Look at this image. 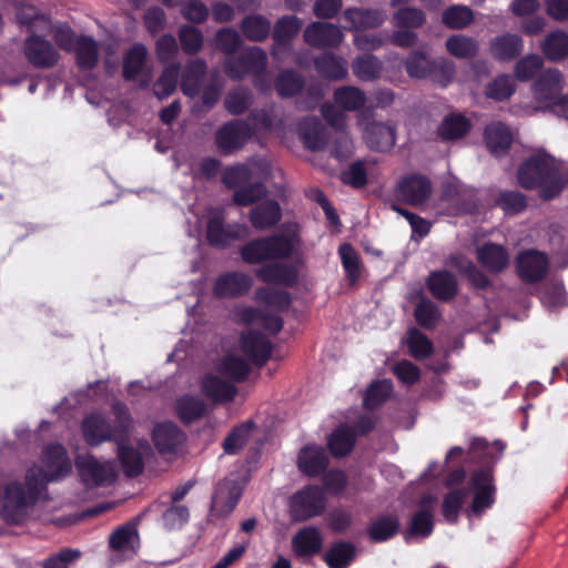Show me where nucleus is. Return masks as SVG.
<instances>
[{
    "label": "nucleus",
    "instance_id": "obj_49",
    "mask_svg": "<svg viewBox=\"0 0 568 568\" xmlns=\"http://www.w3.org/2000/svg\"><path fill=\"white\" fill-rule=\"evenodd\" d=\"M446 49L455 58L467 59L477 53L478 42L474 38L455 34L446 40Z\"/></svg>",
    "mask_w": 568,
    "mask_h": 568
},
{
    "label": "nucleus",
    "instance_id": "obj_40",
    "mask_svg": "<svg viewBox=\"0 0 568 568\" xmlns=\"http://www.w3.org/2000/svg\"><path fill=\"white\" fill-rule=\"evenodd\" d=\"M428 287L436 298L448 300L455 295L457 283L448 272L438 271L429 275Z\"/></svg>",
    "mask_w": 568,
    "mask_h": 568
},
{
    "label": "nucleus",
    "instance_id": "obj_46",
    "mask_svg": "<svg viewBox=\"0 0 568 568\" xmlns=\"http://www.w3.org/2000/svg\"><path fill=\"white\" fill-rule=\"evenodd\" d=\"M355 558V547L348 542L334 544L325 555L329 568H346Z\"/></svg>",
    "mask_w": 568,
    "mask_h": 568
},
{
    "label": "nucleus",
    "instance_id": "obj_53",
    "mask_svg": "<svg viewBox=\"0 0 568 568\" xmlns=\"http://www.w3.org/2000/svg\"><path fill=\"white\" fill-rule=\"evenodd\" d=\"M442 21L450 29H463L473 21V11L466 6H452L443 12Z\"/></svg>",
    "mask_w": 568,
    "mask_h": 568
},
{
    "label": "nucleus",
    "instance_id": "obj_59",
    "mask_svg": "<svg viewBox=\"0 0 568 568\" xmlns=\"http://www.w3.org/2000/svg\"><path fill=\"white\" fill-rule=\"evenodd\" d=\"M540 301L549 311L562 307L567 301L562 285L559 283L545 285L540 293Z\"/></svg>",
    "mask_w": 568,
    "mask_h": 568
},
{
    "label": "nucleus",
    "instance_id": "obj_10",
    "mask_svg": "<svg viewBox=\"0 0 568 568\" xmlns=\"http://www.w3.org/2000/svg\"><path fill=\"white\" fill-rule=\"evenodd\" d=\"M265 68L266 53L258 47H251L240 59H229L225 62V72L233 80H239L248 73L260 77L264 73ZM255 87L261 91L270 89V85L264 84L260 78L255 79Z\"/></svg>",
    "mask_w": 568,
    "mask_h": 568
},
{
    "label": "nucleus",
    "instance_id": "obj_64",
    "mask_svg": "<svg viewBox=\"0 0 568 568\" xmlns=\"http://www.w3.org/2000/svg\"><path fill=\"white\" fill-rule=\"evenodd\" d=\"M303 85L298 74L293 71L282 72L275 83V88L281 97H292L297 93Z\"/></svg>",
    "mask_w": 568,
    "mask_h": 568
},
{
    "label": "nucleus",
    "instance_id": "obj_36",
    "mask_svg": "<svg viewBox=\"0 0 568 568\" xmlns=\"http://www.w3.org/2000/svg\"><path fill=\"white\" fill-rule=\"evenodd\" d=\"M478 261L490 272H500L509 262V256L501 245L488 243L477 250Z\"/></svg>",
    "mask_w": 568,
    "mask_h": 568
},
{
    "label": "nucleus",
    "instance_id": "obj_29",
    "mask_svg": "<svg viewBox=\"0 0 568 568\" xmlns=\"http://www.w3.org/2000/svg\"><path fill=\"white\" fill-rule=\"evenodd\" d=\"M281 207L273 200L263 201L250 211V221L253 227L257 230H266L274 226L281 220Z\"/></svg>",
    "mask_w": 568,
    "mask_h": 568
},
{
    "label": "nucleus",
    "instance_id": "obj_33",
    "mask_svg": "<svg viewBox=\"0 0 568 568\" xmlns=\"http://www.w3.org/2000/svg\"><path fill=\"white\" fill-rule=\"evenodd\" d=\"M436 498L426 495L420 499V510L412 519V535L426 537L433 531V509L436 505Z\"/></svg>",
    "mask_w": 568,
    "mask_h": 568
},
{
    "label": "nucleus",
    "instance_id": "obj_45",
    "mask_svg": "<svg viewBox=\"0 0 568 568\" xmlns=\"http://www.w3.org/2000/svg\"><path fill=\"white\" fill-rule=\"evenodd\" d=\"M366 102L363 91L355 87H343L335 91L334 103L345 111H356Z\"/></svg>",
    "mask_w": 568,
    "mask_h": 568
},
{
    "label": "nucleus",
    "instance_id": "obj_9",
    "mask_svg": "<svg viewBox=\"0 0 568 568\" xmlns=\"http://www.w3.org/2000/svg\"><path fill=\"white\" fill-rule=\"evenodd\" d=\"M298 239L295 235H275L251 241L241 250L242 258L250 264L262 263L266 260L290 256L296 248Z\"/></svg>",
    "mask_w": 568,
    "mask_h": 568
},
{
    "label": "nucleus",
    "instance_id": "obj_62",
    "mask_svg": "<svg viewBox=\"0 0 568 568\" xmlns=\"http://www.w3.org/2000/svg\"><path fill=\"white\" fill-rule=\"evenodd\" d=\"M251 92L247 89L237 88L229 92L225 98V108L232 114H241L251 105Z\"/></svg>",
    "mask_w": 568,
    "mask_h": 568
},
{
    "label": "nucleus",
    "instance_id": "obj_16",
    "mask_svg": "<svg viewBox=\"0 0 568 568\" xmlns=\"http://www.w3.org/2000/svg\"><path fill=\"white\" fill-rule=\"evenodd\" d=\"M396 194L404 202L418 205L424 203L432 194L430 181L420 174L404 176L396 186Z\"/></svg>",
    "mask_w": 568,
    "mask_h": 568
},
{
    "label": "nucleus",
    "instance_id": "obj_3",
    "mask_svg": "<svg viewBox=\"0 0 568 568\" xmlns=\"http://www.w3.org/2000/svg\"><path fill=\"white\" fill-rule=\"evenodd\" d=\"M517 181L526 190H536L544 200H551L565 185L564 165L554 156L538 152L520 164Z\"/></svg>",
    "mask_w": 568,
    "mask_h": 568
},
{
    "label": "nucleus",
    "instance_id": "obj_19",
    "mask_svg": "<svg viewBox=\"0 0 568 568\" xmlns=\"http://www.w3.org/2000/svg\"><path fill=\"white\" fill-rule=\"evenodd\" d=\"M517 270L521 280L530 283L537 282L547 273L548 258L538 251H525L517 257Z\"/></svg>",
    "mask_w": 568,
    "mask_h": 568
},
{
    "label": "nucleus",
    "instance_id": "obj_18",
    "mask_svg": "<svg viewBox=\"0 0 568 568\" xmlns=\"http://www.w3.org/2000/svg\"><path fill=\"white\" fill-rule=\"evenodd\" d=\"M304 40L314 48L338 47L344 36L342 30L332 23L313 22L304 30Z\"/></svg>",
    "mask_w": 568,
    "mask_h": 568
},
{
    "label": "nucleus",
    "instance_id": "obj_52",
    "mask_svg": "<svg viewBox=\"0 0 568 568\" xmlns=\"http://www.w3.org/2000/svg\"><path fill=\"white\" fill-rule=\"evenodd\" d=\"M515 90V80L508 74H500L488 83L486 95L496 101H503L509 99Z\"/></svg>",
    "mask_w": 568,
    "mask_h": 568
},
{
    "label": "nucleus",
    "instance_id": "obj_41",
    "mask_svg": "<svg viewBox=\"0 0 568 568\" xmlns=\"http://www.w3.org/2000/svg\"><path fill=\"white\" fill-rule=\"evenodd\" d=\"M77 58V64L81 69H92L98 62V43L90 37L80 36L73 51Z\"/></svg>",
    "mask_w": 568,
    "mask_h": 568
},
{
    "label": "nucleus",
    "instance_id": "obj_57",
    "mask_svg": "<svg viewBox=\"0 0 568 568\" xmlns=\"http://www.w3.org/2000/svg\"><path fill=\"white\" fill-rule=\"evenodd\" d=\"M425 22V13L417 8L405 7L393 16V24L397 28L416 29Z\"/></svg>",
    "mask_w": 568,
    "mask_h": 568
},
{
    "label": "nucleus",
    "instance_id": "obj_48",
    "mask_svg": "<svg viewBox=\"0 0 568 568\" xmlns=\"http://www.w3.org/2000/svg\"><path fill=\"white\" fill-rule=\"evenodd\" d=\"M257 275L267 283L292 284L296 280L295 270L280 263L260 268Z\"/></svg>",
    "mask_w": 568,
    "mask_h": 568
},
{
    "label": "nucleus",
    "instance_id": "obj_63",
    "mask_svg": "<svg viewBox=\"0 0 568 568\" xmlns=\"http://www.w3.org/2000/svg\"><path fill=\"white\" fill-rule=\"evenodd\" d=\"M392 383L389 381H378L371 385L366 392L364 404L367 408H375L381 405L392 393Z\"/></svg>",
    "mask_w": 568,
    "mask_h": 568
},
{
    "label": "nucleus",
    "instance_id": "obj_15",
    "mask_svg": "<svg viewBox=\"0 0 568 568\" xmlns=\"http://www.w3.org/2000/svg\"><path fill=\"white\" fill-rule=\"evenodd\" d=\"M303 22L295 16H286L281 18L274 28V45L272 54L274 59L282 61L285 54L292 50L291 41L298 33Z\"/></svg>",
    "mask_w": 568,
    "mask_h": 568
},
{
    "label": "nucleus",
    "instance_id": "obj_60",
    "mask_svg": "<svg viewBox=\"0 0 568 568\" xmlns=\"http://www.w3.org/2000/svg\"><path fill=\"white\" fill-rule=\"evenodd\" d=\"M252 427L253 423L246 422L234 428L233 432L224 440V450L227 454L237 453L248 440Z\"/></svg>",
    "mask_w": 568,
    "mask_h": 568
},
{
    "label": "nucleus",
    "instance_id": "obj_23",
    "mask_svg": "<svg viewBox=\"0 0 568 568\" xmlns=\"http://www.w3.org/2000/svg\"><path fill=\"white\" fill-rule=\"evenodd\" d=\"M298 136L303 144L313 151L322 150L328 143L327 132L316 118H306L300 123Z\"/></svg>",
    "mask_w": 568,
    "mask_h": 568
},
{
    "label": "nucleus",
    "instance_id": "obj_25",
    "mask_svg": "<svg viewBox=\"0 0 568 568\" xmlns=\"http://www.w3.org/2000/svg\"><path fill=\"white\" fill-rule=\"evenodd\" d=\"M524 50L523 39L513 33H505L490 41V53L499 61H511Z\"/></svg>",
    "mask_w": 568,
    "mask_h": 568
},
{
    "label": "nucleus",
    "instance_id": "obj_11",
    "mask_svg": "<svg viewBox=\"0 0 568 568\" xmlns=\"http://www.w3.org/2000/svg\"><path fill=\"white\" fill-rule=\"evenodd\" d=\"M45 36L41 32H33L24 41V55L36 68L49 69L57 65L60 60L59 51L43 38Z\"/></svg>",
    "mask_w": 568,
    "mask_h": 568
},
{
    "label": "nucleus",
    "instance_id": "obj_42",
    "mask_svg": "<svg viewBox=\"0 0 568 568\" xmlns=\"http://www.w3.org/2000/svg\"><path fill=\"white\" fill-rule=\"evenodd\" d=\"M470 123L462 114L452 113L444 118L438 128V135L444 140H457L466 135Z\"/></svg>",
    "mask_w": 568,
    "mask_h": 568
},
{
    "label": "nucleus",
    "instance_id": "obj_39",
    "mask_svg": "<svg viewBox=\"0 0 568 568\" xmlns=\"http://www.w3.org/2000/svg\"><path fill=\"white\" fill-rule=\"evenodd\" d=\"M205 72L206 64L203 60H194L185 67L181 82V89L185 95L194 97L199 93Z\"/></svg>",
    "mask_w": 568,
    "mask_h": 568
},
{
    "label": "nucleus",
    "instance_id": "obj_8",
    "mask_svg": "<svg viewBox=\"0 0 568 568\" xmlns=\"http://www.w3.org/2000/svg\"><path fill=\"white\" fill-rule=\"evenodd\" d=\"M566 79L564 73L556 68L544 70L531 84V94L535 105L527 108L526 113L550 112L564 94Z\"/></svg>",
    "mask_w": 568,
    "mask_h": 568
},
{
    "label": "nucleus",
    "instance_id": "obj_6",
    "mask_svg": "<svg viewBox=\"0 0 568 568\" xmlns=\"http://www.w3.org/2000/svg\"><path fill=\"white\" fill-rule=\"evenodd\" d=\"M115 425L112 427L100 414H91L82 422V434L90 446H98L108 440H122L132 427V418L122 403L113 405Z\"/></svg>",
    "mask_w": 568,
    "mask_h": 568
},
{
    "label": "nucleus",
    "instance_id": "obj_13",
    "mask_svg": "<svg viewBox=\"0 0 568 568\" xmlns=\"http://www.w3.org/2000/svg\"><path fill=\"white\" fill-rule=\"evenodd\" d=\"M324 509L323 491L308 486L291 497L290 510L295 520H305L322 513Z\"/></svg>",
    "mask_w": 568,
    "mask_h": 568
},
{
    "label": "nucleus",
    "instance_id": "obj_26",
    "mask_svg": "<svg viewBox=\"0 0 568 568\" xmlns=\"http://www.w3.org/2000/svg\"><path fill=\"white\" fill-rule=\"evenodd\" d=\"M183 440V433L173 423H161L153 429V442L161 454L174 452Z\"/></svg>",
    "mask_w": 568,
    "mask_h": 568
},
{
    "label": "nucleus",
    "instance_id": "obj_1",
    "mask_svg": "<svg viewBox=\"0 0 568 568\" xmlns=\"http://www.w3.org/2000/svg\"><path fill=\"white\" fill-rule=\"evenodd\" d=\"M240 351L245 357L240 356L237 349H233L203 375L200 388L206 398L214 403L232 400L236 394L234 383L248 373V361L256 365L263 364L271 354V345L264 335L247 332L241 336Z\"/></svg>",
    "mask_w": 568,
    "mask_h": 568
},
{
    "label": "nucleus",
    "instance_id": "obj_38",
    "mask_svg": "<svg viewBox=\"0 0 568 568\" xmlns=\"http://www.w3.org/2000/svg\"><path fill=\"white\" fill-rule=\"evenodd\" d=\"M316 71L331 80H341L347 75L346 61L332 53H325L318 57L315 62Z\"/></svg>",
    "mask_w": 568,
    "mask_h": 568
},
{
    "label": "nucleus",
    "instance_id": "obj_50",
    "mask_svg": "<svg viewBox=\"0 0 568 568\" xmlns=\"http://www.w3.org/2000/svg\"><path fill=\"white\" fill-rule=\"evenodd\" d=\"M146 58V49L143 44H134L125 54L123 62V77L133 80L141 73Z\"/></svg>",
    "mask_w": 568,
    "mask_h": 568
},
{
    "label": "nucleus",
    "instance_id": "obj_35",
    "mask_svg": "<svg viewBox=\"0 0 568 568\" xmlns=\"http://www.w3.org/2000/svg\"><path fill=\"white\" fill-rule=\"evenodd\" d=\"M236 316L244 324L260 325L272 333L282 328V321L273 312L264 313L253 307H244L237 311Z\"/></svg>",
    "mask_w": 568,
    "mask_h": 568
},
{
    "label": "nucleus",
    "instance_id": "obj_51",
    "mask_svg": "<svg viewBox=\"0 0 568 568\" xmlns=\"http://www.w3.org/2000/svg\"><path fill=\"white\" fill-rule=\"evenodd\" d=\"M271 30L270 21L260 14L245 18L242 22V31L252 41H263Z\"/></svg>",
    "mask_w": 568,
    "mask_h": 568
},
{
    "label": "nucleus",
    "instance_id": "obj_17",
    "mask_svg": "<svg viewBox=\"0 0 568 568\" xmlns=\"http://www.w3.org/2000/svg\"><path fill=\"white\" fill-rule=\"evenodd\" d=\"M118 456L128 476L139 475L144 466V458L151 453V447L145 440H139L135 445L124 444L118 440Z\"/></svg>",
    "mask_w": 568,
    "mask_h": 568
},
{
    "label": "nucleus",
    "instance_id": "obj_21",
    "mask_svg": "<svg viewBox=\"0 0 568 568\" xmlns=\"http://www.w3.org/2000/svg\"><path fill=\"white\" fill-rule=\"evenodd\" d=\"M363 138L368 148L381 152L390 150L396 141L394 128L378 122L369 123L364 129Z\"/></svg>",
    "mask_w": 568,
    "mask_h": 568
},
{
    "label": "nucleus",
    "instance_id": "obj_34",
    "mask_svg": "<svg viewBox=\"0 0 568 568\" xmlns=\"http://www.w3.org/2000/svg\"><path fill=\"white\" fill-rule=\"evenodd\" d=\"M17 19L20 24L27 26L30 33L42 32L50 29V20L40 13L32 4L24 1L17 2Z\"/></svg>",
    "mask_w": 568,
    "mask_h": 568
},
{
    "label": "nucleus",
    "instance_id": "obj_28",
    "mask_svg": "<svg viewBox=\"0 0 568 568\" xmlns=\"http://www.w3.org/2000/svg\"><path fill=\"white\" fill-rule=\"evenodd\" d=\"M544 57L551 62H560L568 58V33L557 29L549 32L540 43Z\"/></svg>",
    "mask_w": 568,
    "mask_h": 568
},
{
    "label": "nucleus",
    "instance_id": "obj_22",
    "mask_svg": "<svg viewBox=\"0 0 568 568\" xmlns=\"http://www.w3.org/2000/svg\"><path fill=\"white\" fill-rule=\"evenodd\" d=\"M252 278L240 272L227 273L220 276L214 285V294L217 297H233L250 290Z\"/></svg>",
    "mask_w": 568,
    "mask_h": 568
},
{
    "label": "nucleus",
    "instance_id": "obj_54",
    "mask_svg": "<svg viewBox=\"0 0 568 568\" xmlns=\"http://www.w3.org/2000/svg\"><path fill=\"white\" fill-rule=\"evenodd\" d=\"M205 404L195 396H183L178 400L176 410L184 422L189 423L200 418L205 413Z\"/></svg>",
    "mask_w": 568,
    "mask_h": 568
},
{
    "label": "nucleus",
    "instance_id": "obj_31",
    "mask_svg": "<svg viewBox=\"0 0 568 568\" xmlns=\"http://www.w3.org/2000/svg\"><path fill=\"white\" fill-rule=\"evenodd\" d=\"M322 542L323 539L318 529L305 527L293 537L292 546L297 556L310 557L321 550Z\"/></svg>",
    "mask_w": 568,
    "mask_h": 568
},
{
    "label": "nucleus",
    "instance_id": "obj_30",
    "mask_svg": "<svg viewBox=\"0 0 568 568\" xmlns=\"http://www.w3.org/2000/svg\"><path fill=\"white\" fill-rule=\"evenodd\" d=\"M110 547L122 557L131 558L140 547L136 529L133 526L120 527L110 536Z\"/></svg>",
    "mask_w": 568,
    "mask_h": 568
},
{
    "label": "nucleus",
    "instance_id": "obj_24",
    "mask_svg": "<svg viewBox=\"0 0 568 568\" xmlns=\"http://www.w3.org/2000/svg\"><path fill=\"white\" fill-rule=\"evenodd\" d=\"M344 19L347 22L346 28L358 31L361 29L379 27L385 21L386 14L378 9L363 10L348 8L344 11Z\"/></svg>",
    "mask_w": 568,
    "mask_h": 568
},
{
    "label": "nucleus",
    "instance_id": "obj_5",
    "mask_svg": "<svg viewBox=\"0 0 568 568\" xmlns=\"http://www.w3.org/2000/svg\"><path fill=\"white\" fill-rule=\"evenodd\" d=\"M267 169L266 161L262 158H253L245 163L227 168L223 173V182L227 187L236 189L234 202L241 206H247L260 200L265 194V187L261 183L244 186L254 178H262Z\"/></svg>",
    "mask_w": 568,
    "mask_h": 568
},
{
    "label": "nucleus",
    "instance_id": "obj_43",
    "mask_svg": "<svg viewBox=\"0 0 568 568\" xmlns=\"http://www.w3.org/2000/svg\"><path fill=\"white\" fill-rule=\"evenodd\" d=\"M355 437V432L346 425H342L336 428L328 439V447L332 454L334 456H344L348 454L354 446Z\"/></svg>",
    "mask_w": 568,
    "mask_h": 568
},
{
    "label": "nucleus",
    "instance_id": "obj_55",
    "mask_svg": "<svg viewBox=\"0 0 568 568\" xmlns=\"http://www.w3.org/2000/svg\"><path fill=\"white\" fill-rule=\"evenodd\" d=\"M405 342L408 345L412 356L416 359L427 357L433 351L432 342L417 328H410L407 332Z\"/></svg>",
    "mask_w": 568,
    "mask_h": 568
},
{
    "label": "nucleus",
    "instance_id": "obj_14",
    "mask_svg": "<svg viewBox=\"0 0 568 568\" xmlns=\"http://www.w3.org/2000/svg\"><path fill=\"white\" fill-rule=\"evenodd\" d=\"M223 219L220 211H212L210 213L206 235L212 245L225 246L234 240L248 235V229L245 225L234 224L224 227Z\"/></svg>",
    "mask_w": 568,
    "mask_h": 568
},
{
    "label": "nucleus",
    "instance_id": "obj_44",
    "mask_svg": "<svg viewBox=\"0 0 568 568\" xmlns=\"http://www.w3.org/2000/svg\"><path fill=\"white\" fill-rule=\"evenodd\" d=\"M353 73L362 81H372L379 77L382 62L372 54L357 57L352 63Z\"/></svg>",
    "mask_w": 568,
    "mask_h": 568
},
{
    "label": "nucleus",
    "instance_id": "obj_61",
    "mask_svg": "<svg viewBox=\"0 0 568 568\" xmlns=\"http://www.w3.org/2000/svg\"><path fill=\"white\" fill-rule=\"evenodd\" d=\"M179 75V65H169L166 67L160 79L154 84V94L159 99H163L168 95H170L176 87Z\"/></svg>",
    "mask_w": 568,
    "mask_h": 568
},
{
    "label": "nucleus",
    "instance_id": "obj_2",
    "mask_svg": "<svg viewBox=\"0 0 568 568\" xmlns=\"http://www.w3.org/2000/svg\"><path fill=\"white\" fill-rule=\"evenodd\" d=\"M71 468V460L64 447L59 444L49 445L43 450L41 467L28 469L24 485L12 481L7 486L2 505L3 519L10 524L22 521L45 484L62 479Z\"/></svg>",
    "mask_w": 568,
    "mask_h": 568
},
{
    "label": "nucleus",
    "instance_id": "obj_20",
    "mask_svg": "<svg viewBox=\"0 0 568 568\" xmlns=\"http://www.w3.org/2000/svg\"><path fill=\"white\" fill-rule=\"evenodd\" d=\"M322 113L326 121L336 130V134L338 135L335 138L333 149L335 156H347L352 151V140L346 132L342 131L345 123L344 114L336 112L335 108L331 104H324L322 106Z\"/></svg>",
    "mask_w": 568,
    "mask_h": 568
},
{
    "label": "nucleus",
    "instance_id": "obj_56",
    "mask_svg": "<svg viewBox=\"0 0 568 568\" xmlns=\"http://www.w3.org/2000/svg\"><path fill=\"white\" fill-rule=\"evenodd\" d=\"M544 65V60L538 54H527L521 58L514 68L515 77L519 81L532 79Z\"/></svg>",
    "mask_w": 568,
    "mask_h": 568
},
{
    "label": "nucleus",
    "instance_id": "obj_32",
    "mask_svg": "<svg viewBox=\"0 0 568 568\" xmlns=\"http://www.w3.org/2000/svg\"><path fill=\"white\" fill-rule=\"evenodd\" d=\"M241 494V486L233 480L226 479L217 486L213 496L212 506L223 514H229L234 509Z\"/></svg>",
    "mask_w": 568,
    "mask_h": 568
},
{
    "label": "nucleus",
    "instance_id": "obj_12",
    "mask_svg": "<svg viewBox=\"0 0 568 568\" xmlns=\"http://www.w3.org/2000/svg\"><path fill=\"white\" fill-rule=\"evenodd\" d=\"M75 465L83 481L88 485H106L113 481L116 475L113 462L100 463L92 455H79Z\"/></svg>",
    "mask_w": 568,
    "mask_h": 568
},
{
    "label": "nucleus",
    "instance_id": "obj_58",
    "mask_svg": "<svg viewBox=\"0 0 568 568\" xmlns=\"http://www.w3.org/2000/svg\"><path fill=\"white\" fill-rule=\"evenodd\" d=\"M41 33L51 36L57 45L67 52L73 51L74 45L77 44L78 37H75L71 28L65 24L52 26L50 22V29H47Z\"/></svg>",
    "mask_w": 568,
    "mask_h": 568
},
{
    "label": "nucleus",
    "instance_id": "obj_7",
    "mask_svg": "<svg viewBox=\"0 0 568 568\" xmlns=\"http://www.w3.org/2000/svg\"><path fill=\"white\" fill-rule=\"evenodd\" d=\"M250 120L253 126L245 121H231L215 133V143L224 153L240 150L251 139L256 130L268 129L271 119L265 112L252 113Z\"/></svg>",
    "mask_w": 568,
    "mask_h": 568
},
{
    "label": "nucleus",
    "instance_id": "obj_27",
    "mask_svg": "<svg viewBox=\"0 0 568 568\" xmlns=\"http://www.w3.org/2000/svg\"><path fill=\"white\" fill-rule=\"evenodd\" d=\"M328 463L324 449L317 445H308L301 449L297 465L300 470L308 476H315L325 470Z\"/></svg>",
    "mask_w": 568,
    "mask_h": 568
},
{
    "label": "nucleus",
    "instance_id": "obj_4",
    "mask_svg": "<svg viewBox=\"0 0 568 568\" xmlns=\"http://www.w3.org/2000/svg\"><path fill=\"white\" fill-rule=\"evenodd\" d=\"M473 496L468 516L480 517L491 508L496 500V487L490 470H478L471 475L467 491L460 489L450 490L444 498L443 515L446 520L455 521L467 495Z\"/></svg>",
    "mask_w": 568,
    "mask_h": 568
},
{
    "label": "nucleus",
    "instance_id": "obj_37",
    "mask_svg": "<svg viewBox=\"0 0 568 568\" xmlns=\"http://www.w3.org/2000/svg\"><path fill=\"white\" fill-rule=\"evenodd\" d=\"M485 141L490 152L499 155L510 146L513 134L505 124L494 122L485 130Z\"/></svg>",
    "mask_w": 568,
    "mask_h": 568
},
{
    "label": "nucleus",
    "instance_id": "obj_47",
    "mask_svg": "<svg viewBox=\"0 0 568 568\" xmlns=\"http://www.w3.org/2000/svg\"><path fill=\"white\" fill-rule=\"evenodd\" d=\"M398 520L393 516H381L372 520L368 535L372 540L381 542L392 538L398 530Z\"/></svg>",
    "mask_w": 568,
    "mask_h": 568
}]
</instances>
